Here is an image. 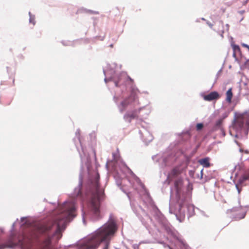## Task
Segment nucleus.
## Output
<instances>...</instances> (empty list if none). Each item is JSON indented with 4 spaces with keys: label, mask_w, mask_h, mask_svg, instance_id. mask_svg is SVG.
<instances>
[{
    "label": "nucleus",
    "mask_w": 249,
    "mask_h": 249,
    "mask_svg": "<svg viewBox=\"0 0 249 249\" xmlns=\"http://www.w3.org/2000/svg\"><path fill=\"white\" fill-rule=\"evenodd\" d=\"M117 229L115 221L110 219L84 240L81 244V249H97L102 242H106L103 249H108L109 241Z\"/></svg>",
    "instance_id": "1"
},
{
    "label": "nucleus",
    "mask_w": 249,
    "mask_h": 249,
    "mask_svg": "<svg viewBox=\"0 0 249 249\" xmlns=\"http://www.w3.org/2000/svg\"><path fill=\"white\" fill-rule=\"evenodd\" d=\"M95 191L92 194L89 201V207L90 211L97 217L100 216V205L105 199V194L103 191L99 188L98 182L95 185Z\"/></svg>",
    "instance_id": "2"
},
{
    "label": "nucleus",
    "mask_w": 249,
    "mask_h": 249,
    "mask_svg": "<svg viewBox=\"0 0 249 249\" xmlns=\"http://www.w3.org/2000/svg\"><path fill=\"white\" fill-rule=\"evenodd\" d=\"M235 125L240 128L246 125L249 127V110L239 114L236 118Z\"/></svg>",
    "instance_id": "3"
},
{
    "label": "nucleus",
    "mask_w": 249,
    "mask_h": 249,
    "mask_svg": "<svg viewBox=\"0 0 249 249\" xmlns=\"http://www.w3.org/2000/svg\"><path fill=\"white\" fill-rule=\"evenodd\" d=\"M138 92L139 90L138 89H132L130 96L121 103V105L124 109H125L129 105L135 101L137 98V93Z\"/></svg>",
    "instance_id": "4"
},
{
    "label": "nucleus",
    "mask_w": 249,
    "mask_h": 249,
    "mask_svg": "<svg viewBox=\"0 0 249 249\" xmlns=\"http://www.w3.org/2000/svg\"><path fill=\"white\" fill-rule=\"evenodd\" d=\"M141 110V109H139L138 110H135L131 112H128L126 113L124 117V119L129 123H130L132 119L138 118V113Z\"/></svg>",
    "instance_id": "5"
},
{
    "label": "nucleus",
    "mask_w": 249,
    "mask_h": 249,
    "mask_svg": "<svg viewBox=\"0 0 249 249\" xmlns=\"http://www.w3.org/2000/svg\"><path fill=\"white\" fill-rule=\"evenodd\" d=\"M220 95L217 91H213L207 95H205L203 98L205 101H212L213 100H217L220 98Z\"/></svg>",
    "instance_id": "6"
},
{
    "label": "nucleus",
    "mask_w": 249,
    "mask_h": 249,
    "mask_svg": "<svg viewBox=\"0 0 249 249\" xmlns=\"http://www.w3.org/2000/svg\"><path fill=\"white\" fill-rule=\"evenodd\" d=\"M241 211H242L241 207L238 206L236 208H232L231 210H228V212L231 213H233V212H236V213L233 215L235 216V217L236 219H241L242 218H243L245 216V214H242V215H239Z\"/></svg>",
    "instance_id": "7"
},
{
    "label": "nucleus",
    "mask_w": 249,
    "mask_h": 249,
    "mask_svg": "<svg viewBox=\"0 0 249 249\" xmlns=\"http://www.w3.org/2000/svg\"><path fill=\"white\" fill-rule=\"evenodd\" d=\"M233 50V56L237 59L241 55V51L239 46L235 44H231Z\"/></svg>",
    "instance_id": "8"
},
{
    "label": "nucleus",
    "mask_w": 249,
    "mask_h": 249,
    "mask_svg": "<svg viewBox=\"0 0 249 249\" xmlns=\"http://www.w3.org/2000/svg\"><path fill=\"white\" fill-rule=\"evenodd\" d=\"M180 174V171L178 169L175 168H174L168 176V179H172L173 178L176 177Z\"/></svg>",
    "instance_id": "9"
},
{
    "label": "nucleus",
    "mask_w": 249,
    "mask_h": 249,
    "mask_svg": "<svg viewBox=\"0 0 249 249\" xmlns=\"http://www.w3.org/2000/svg\"><path fill=\"white\" fill-rule=\"evenodd\" d=\"M233 97V93L232 92V88L229 89L226 93V101L228 103H231V99Z\"/></svg>",
    "instance_id": "10"
},
{
    "label": "nucleus",
    "mask_w": 249,
    "mask_h": 249,
    "mask_svg": "<svg viewBox=\"0 0 249 249\" xmlns=\"http://www.w3.org/2000/svg\"><path fill=\"white\" fill-rule=\"evenodd\" d=\"M209 160V158H205L199 160V163L205 167H209L210 166Z\"/></svg>",
    "instance_id": "11"
},
{
    "label": "nucleus",
    "mask_w": 249,
    "mask_h": 249,
    "mask_svg": "<svg viewBox=\"0 0 249 249\" xmlns=\"http://www.w3.org/2000/svg\"><path fill=\"white\" fill-rule=\"evenodd\" d=\"M180 209H181L183 207L185 206L189 211H194V207L193 205L189 204L188 203H187L186 202H184L183 203H180Z\"/></svg>",
    "instance_id": "12"
},
{
    "label": "nucleus",
    "mask_w": 249,
    "mask_h": 249,
    "mask_svg": "<svg viewBox=\"0 0 249 249\" xmlns=\"http://www.w3.org/2000/svg\"><path fill=\"white\" fill-rule=\"evenodd\" d=\"M203 127V124L202 123L197 124L196 126V128L197 131L201 130Z\"/></svg>",
    "instance_id": "13"
},
{
    "label": "nucleus",
    "mask_w": 249,
    "mask_h": 249,
    "mask_svg": "<svg viewBox=\"0 0 249 249\" xmlns=\"http://www.w3.org/2000/svg\"><path fill=\"white\" fill-rule=\"evenodd\" d=\"M222 124V120H219L217 121H216L215 124V127L218 128L220 127Z\"/></svg>",
    "instance_id": "14"
},
{
    "label": "nucleus",
    "mask_w": 249,
    "mask_h": 249,
    "mask_svg": "<svg viewBox=\"0 0 249 249\" xmlns=\"http://www.w3.org/2000/svg\"><path fill=\"white\" fill-rule=\"evenodd\" d=\"M249 179V175L245 174L242 176V180H246Z\"/></svg>",
    "instance_id": "15"
},
{
    "label": "nucleus",
    "mask_w": 249,
    "mask_h": 249,
    "mask_svg": "<svg viewBox=\"0 0 249 249\" xmlns=\"http://www.w3.org/2000/svg\"><path fill=\"white\" fill-rule=\"evenodd\" d=\"M241 45L243 47H245V48H246L247 49H248V50L249 51V45H248L246 44H245V43H242Z\"/></svg>",
    "instance_id": "16"
},
{
    "label": "nucleus",
    "mask_w": 249,
    "mask_h": 249,
    "mask_svg": "<svg viewBox=\"0 0 249 249\" xmlns=\"http://www.w3.org/2000/svg\"><path fill=\"white\" fill-rule=\"evenodd\" d=\"M128 79L130 81H131V82H133V80L130 77H128Z\"/></svg>",
    "instance_id": "17"
},
{
    "label": "nucleus",
    "mask_w": 249,
    "mask_h": 249,
    "mask_svg": "<svg viewBox=\"0 0 249 249\" xmlns=\"http://www.w3.org/2000/svg\"><path fill=\"white\" fill-rule=\"evenodd\" d=\"M115 84L116 87L118 86V82H115Z\"/></svg>",
    "instance_id": "18"
},
{
    "label": "nucleus",
    "mask_w": 249,
    "mask_h": 249,
    "mask_svg": "<svg viewBox=\"0 0 249 249\" xmlns=\"http://www.w3.org/2000/svg\"><path fill=\"white\" fill-rule=\"evenodd\" d=\"M30 22H32L33 25H35V22L34 21H32V20H30Z\"/></svg>",
    "instance_id": "19"
},
{
    "label": "nucleus",
    "mask_w": 249,
    "mask_h": 249,
    "mask_svg": "<svg viewBox=\"0 0 249 249\" xmlns=\"http://www.w3.org/2000/svg\"><path fill=\"white\" fill-rule=\"evenodd\" d=\"M175 185H176H176H177V182H175Z\"/></svg>",
    "instance_id": "20"
},
{
    "label": "nucleus",
    "mask_w": 249,
    "mask_h": 249,
    "mask_svg": "<svg viewBox=\"0 0 249 249\" xmlns=\"http://www.w3.org/2000/svg\"><path fill=\"white\" fill-rule=\"evenodd\" d=\"M238 192H239V193H240V190L239 189H238Z\"/></svg>",
    "instance_id": "21"
},
{
    "label": "nucleus",
    "mask_w": 249,
    "mask_h": 249,
    "mask_svg": "<svg viewBox=\"0 0 249 249\" xmlns=\"http://www.w3.org/2000/svg\"><path fill=\"white\" fill-rule=\"evenodd\" d=\"M4 247H1V248H0V249H4Z\"/></svg>",
    "instance_id": "22"
}]
</instances>
